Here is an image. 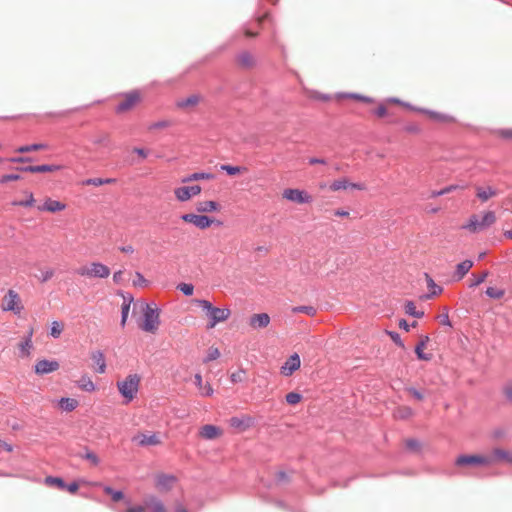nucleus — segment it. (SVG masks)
Wrapping results in <instances>:
<instances>
[{
  "instance_id": "1",
  "label": "nucleus",
  "mask_w": 512,
  "mask_h": 512,
  "mask_svg": "<svg viewBox=\"0 0 512 512\" xmlns=\"http://www.w3.org/2000/svg\"><path fill=\"white\" fill-rule=\"evenodd\" d=\"M192 302L202 308L209 319L208 328H214L218 323L226 321L231 311L229 308H218L206 299H193Z\"/></svg>"
},
{
  "instance_id": "2",
  "label": "nucleus",
  "mask_w": 512,
  "mask_h": 512,
  "mask_svg": "<svg viewBox=\"0 0 512 512\" xmlns=\"http://www.w3.org/2000/svg\"><path fill=\"white\" fill-rule=\"evenodd\" d=\"M140 377L137 374L128 375L123 381L117 382L120 395L126 404L134 400L139 390Z\"/></svg>"
},
{
  "instance_id": "3",
  "label": "nucleus",
  "mask_w": 512,
  "mask_h": 512,
  "mask_svg": "<svg viewBox=\"0 0 512 512\" xmlns=\"http://www.w3.org/2000/svg\"><path fill=\"white\" fill-rule=\"evenodd\" d=\"M457 467L488 466L493 464V457L481 454H460L454 461Z\"/></svg>"
},
{
  "instance_id": "4",
  "label": "nucleus",
  "mask_w": 512,
  "mask_h": 512,
  "mask_svg": "<svg viewBox=\"0 0 512 512\" xmlns=\"http://www.w3.org/2000/svg\"><path fill=\"white\" fill-rule=\"evenodd\" d=\"M142 101V95L139 91H130L120 96L119 103L115 108L117 114H124L133 110Z\"/></svg>"
},
{
  "instance_id": "5",
  "label": "nucleus",
  "mask_w": 512,
  "mask_h": 512,
  "mask_svg": "<svg viewBox=\"0 0 512 512\" xmlns=\"http://www.w3.org/2000/svg\"><path fill=\"white\" fill-rule=\"evenodd\" d=\"M160 323L159 309L153 308L150 304H146L143 310V322L140 328L149 333H154L158 329Z\"/></svg>"
},
{
  "instance_id": "6",
  "label": "nucleus",
  "mask_w": 512,
  "mask_h": 512,
  "mask_svg": "<svg viewBox=\"0 0 512 512\" xmlns=\"http://www.w3.org/2000/svg\"><path fill=\"white\" fill-rule=\"evenodd\" d=\"M77 274L93 278H107L110 275V268L100 262H92L90 267L82 266L77 269Z\"/></svg>"
},
{
  "instance_id": "7",
  "label": "nucleus",
  "mask_w": 512,
  "mask_h": 512,
  "mask_svg": "<svg viewBox=\"0 0 512 512\" xmlns=\"http://www.w3.org/2000/svg\"><path fill=\"white\" fill-rule=\"evenodd\" d=\"M282 198L296 204H310L314 199L308 191L296 188L285 189Z\"/></svg>"
},
{
  "instance_id": "8",
  "label": "nucleus",
  "mask_w": 512,
  "mask_h": 512,
  "mask_svg": "<svg viewBox=\"0 0 512 512\" xmlns=\"http://www.w3.org/2000/svg\"><path fill=\"white\" fill-rule=\"evenodd\" d=\"M202 191V188L198 184H183L182 186L176 187L173 191L176 200L179 202H186L191 200L193 197L198 196Z\"/></svg>"
},
{
  "instance_id": "9",
  "label": "nucleus",
  "mask_w": 512,
  "mask_h": 512,
  "mask_svg": "<svg viewBox=\"0 0 512 512\" xmlns=\"http://www.w3.org/2000/svg\"><path fill=\"white\" fill-rule=\"evenodd\" d=\"M229 426L238 432H245L255 424L254 417L250 415L233 416L228 420Z\"/></svg>"
},
{
  "instance_id": "10",
  "label": "nucleus",
  "mask_w": 512,
  "mask_h": 512,
  "mask_svg": "<svg viewBox=\"0 0 512 512\" xmlns=\"http://www.w3.org/2000/svg\"><path fill=\"white\" fill-rule=\"evenodd\" d=\"M498 194L499 190L495 186L489 184L475 186V196L482 203H485L490 199L497 197Z\"/></svg>"
},
{
  "instance_id": "11",
  "label": "nucleus",
  "mask_w": 512,
  "mask_h": 512,
  "mask_svg": "<svg viewBox=\"0 0 512 512\" xmlns=\"http://www.w3.org/2000/svg\"><path fill=\"white\" fill-rule=\"evenodd\" d=\"M328 189L331 192H337L340 190H347V189L364 190L365 185L361 184V183H352L349 181L348 178L342 177V178L332 181L329 184Z\"/></svg>"
},
{
  "instance_id": "12",
  "label": "nucleus",
  "mask_w": 512,
  "mask_h": 512,
  "mask_svg": "<svg viewBox=\"0 0 512 512\" xmlns=\"http://www.w3.org/2000/svg\"><path fill=\"white\" fill-rule=\"evenodd\" d=\"M59 367L57 360L41 359L34 365V372L37 375H45L58 370Z\"/></svg>"
},
{
  "instance_id": "13",
  "label": "nucleus",
  "mask_w": 512,
  "mask_h": 512,
  "mask_svg": "<svg viewBox=\"0 0 512 512\" xmlns=\"http://www.w3.org/2000/svg\"><path fill=\"white\" fill-rule=\"evenodd\" d=\"M414 110L426 115L429 119L439 122V123L451 124L456 121L453 116L445 114V113L428 110V109H423V108H414Z\"/></svg>"
},
{
  "instance_id": "14",
  "label": "nucleus",
  "mask_w": 512,
  "mask_h": 512,
  "mask_svg": "<svg viewBox=\"0 0 512 512\" xmlns=\"http://www.w3.org/2000/svg\"><path fill=\"white\" fill-rule=\"evenodd\" d=\"M236 65L245 70H250L256 66V59L249 51H241L235 57Z\"/></svg>"
},
{
  "instance_id": "15",
  "label": "nucleus",
  "mask_w": 512,
  "mask_h": 512,
  "mask_svg": "<svg viewBox=\"0 0 512 512\" xmlns=\"http://www.w3.org/2000/svg\"><path fill=\"white\" fill-rule=\"evenodd\" d=\"M301 360L297 353H293L281 366V374L284 376H291L296 370L300 368Z\"/></svg>"
},
{
  "instance_id": "16",
  "label": "nucleus",
  "mask_w": 512,
  "mask_h": 512,
  "mask_svg": "<svg viewBox=\"0 0 512 512\" xmlns=\"http://www.w3.org/2000/svg\"><path fill=\"white\" fill-rule=\"evenodd\" d=\"M177 482V477L173 474L160 473L156 476V487L161 491H169Z\"/></svg>"
},
{
  "instance_id": "17",
  "label": "nucleus",
  "mask_w": 512,
  "mask_h": 512,
  "mask_svg": "<svg viewBox=\"0 0 512 512\" xmlns=\"http://www.w3.org/2000/svg\"><path fill=\"white\" fill-rule=\"evenodd\" d=\"M5 307L4 310L12 311L14 313H19L21 307L18 305L20 302V298L17 292L12 289H9L7 294L4 297Z\"/></svg>"
},
{
  "instance_id": "18",
  "label": "nucleus",
  "mask_w": 512,
  "mask_h": 512,
  "mask_svg": "<svg viewBox=\"0 0 512 512\" xmlns=\"http://www.w3.org/2000/svg\"><path fill=\"white\" fill-rule=\"evenodd\" d=\"M497 221V217L494 211H484L481 216L473 215L469 219V224H493Z\"/></svg>"
},
{
  "instance_id": "19",
  "label": "nucleus",
  "mask_w": 512,
  "mask_h": 512,
  "mask_svg": "<svg viewBox=\"0 0 512 512\" xmlns=\"http://www.w3.org/2000/svg\"><path fill=\"white\" fill-rule=\"evenodd\" d=\"M63 169V166L62 165H47V164H43V165H37V166H27V167H22V168H19V170L21 171H24V172H30V173H47V172H56V171H59Z\"/></svg>"
},
{
  "instance_id": "20",
  "label": "nucleus",
  "mask_w": 512,
  "mask_h": 512,
  "mask_svg": "<svg viewBox=\"0 0 512 512\" xmlns=\"http://www.w3.org/2000/svg\"><path fill=\"white\" fill-rule=\"evenodd\" d=\"M201 101V96L192 94L185 98H180L176 101V107L182 110H187L196 107Z\"/></svg>"
},
{
  "instance_id": "21",
  "label": "nucleus",
  "mask_w": 512,
  "mask_h": 512,
  "mask_svg": "<svg viewBox=\"0 0 512 512\" xmlns=\"http://www.w3.org/2000/svg\"><path fill=\"white\" fill-rule=\"evenodd\" d=\"M222 434V430L213 424H206L200 429V436L206 440H214Z\"/></svg>"
},
{
  "instance_id": "22",
  "label": "nucleus",
  "mask_w": 512,
  "mask_h": 512,
  "mask_svg": "<svg viewBox=\"0 0 512 512\" xmlns=\"http://www.w3.org/2000/svg\"><path fill=\"white\" fill-rule=\"evenodd\" d=\"M429 340V336L425 335L415 346V354L417 358L421 361H430L432 359V354L424 352V348L427 346Z\"/></svg>"
},
{
  "instance_id": "23",
  "label": "nucleus",
  "mask_w": 512,
  "mask_h": 512,
  "mask_svg": "<svg viewBox=\"0 0 512 512\" xmlns=\"http://www.w3.org/2000/svg\"><path fill=\"white\" fill-rule=\"evenodd\" d=\"M32 336L33 329H30L27 335L20 341L18 347L21 357H28L30 355V350L33 347Z\"/></svg>"
},
{
  "instance_id": "24",
  "label": "nucleus",
  "mask_w": 512,
  "mask_h": 512,
  "mask_svg": "<svg viewBox=\"0 0 512 512\" xmlns=\"http://www.w3.org/2000/svg\"><path fill=\"white\" fill-rule=\"evenodd\" d=\"M473 264H474L473 261L469 260V259H466V260L458 263L456 265V269L453 274V278L456 281H460L469 272V270L473 267Z\"/></svg>"
},
{
  "instance_id": "25",
  "label": "nucleus",
  "mask_w": 512,
  "mask_h": 512,
  "mask_svg": "<svg viewBox=\"0 0 512 512\" xmlns=\"http://www.w3.org/2000/svg\"><path fill=\"white\" fill-rule=\"evenodd\" d=\"M214 178V175L212 173L207 172H195L189 175H186L180 179V182L182 184H191L195 181L200 180H212Z\"/></svg>"
},
{
  "instance_id": "26",
  "label": "nucleus",
  "mask_w": 512,
  "mask_h": 512,
  "mask_svg": "<svg viewBox=\"0 0 512 512\" xmlns=\"http://www.w3.org/2000/svg\"><path fill=\"white\" fill-rule=\"evenodd\" d=\"M145 507L152 512H167L163 502L156 496H150L144 501Z\"/></svg>"
},
{
  "instance_id": "27",
  "label": "nucleus",
  "mask_w": 512,
  "mask_h": 512,
  "mask_svg": "<svg viewBox=\"0 0 512 512\" xmlns=\"http://www.w3.org/2000/svg\"><path fill=\"white\" fill-rule=\"evenodd\" d=\"M270 323V316L267 313L254 314L250 318V325L254 328H265Z\"/></svg>"
},
{
  "instance_id": "28",
  "label": "nucleus",
  "mask_w": 512,
  "mask_h": 512,
  "mask_svg": "<svg viewBox=\"0 0 512 512\" xmlns=\"http://www.w3.org/2000/svg\"><path fill=\"white\" fill-rule=\"evenodd\" d=\"M91 359L96 366V371L103 374L106 371V361L103 352L100 350L93 351L91 353Z\"/></svg>"
},
{
  "instance_id": "29",
  "label": "nucleus",
  "mask_w": 512,
  "mask_h": 512,
  "mask_svg": "<svg viewBox=\"0 0 512 512\" xmlns=\"http://www.w3.org/2000/svg\"><path fill=\"white\" fill-rule=\"evenodd\" d=\"M65 207V204L60 201L46 199L42 205L38 206V209L40 211L57 212L65 209Z\"/></svg>"
},
{
  "instance_id": "30",
  "label": "nucleus",
  "mask_w": 512,
  "mask_h": 512,
  "mask_svg": "<svg viewBox=\"0 0 512 512\" xmlns=\"http://www.w3.org/2000/svg\"><path fill=\"white\" fill-rule=\"evenodd\" d=\"M181 219L185 222H189L192 224L203 225V224H212L213 220L208 216L204 215H196V214H184L181 216Z\"/></svg>"
},
{
  "instance_id": "31",
  "label": "nucleus",
  "mask_w": 512,
  "mask_h": 512,
  "mask_svg": "<svg viewBox=\"0 0 512 512\" xmlns=\"http://www.w3.org/2000/svg\"><path fill=\"white\" fill-rule=\"evenodd\" d=\"M425 277L427 280V287L429 288V293L425 296L427 299L433 298L442 293L443 288L436 284L434 280L430 277L429 274L425 273Z\"/></svg>"
},
{
  "instance_id": "32",
  "label": "nucleus",
  "mask_w": 512,
  "mask_h": 512,
  "mask_svg": "<svg viewBox=\"0 0 512 512\" xmlns=\"http://www.w3.org/2000/svg\"><path fill=\"white\" fill-rule=\"evenodd\" d=\"M44 483L50 487H54L60 491L65 490V480L62 477L59 476H47L44 479Z\"/></svg>"
},
{
  "instance_id": "33",
  "label": "nucleus",
  "mask_w": 512,
  "mask_h": 512,
  "mask_svg": "<svg viewBox=\"0 0 512 512\" xmlns=\"http://www.w3.org/2000/svg\"><path fill=\"white\" fill-rule=\"evenodd\" d=\"M58 404L62 410L66 411V412H71L77 408V406L79 405V402L73 398L62 397L58 401Z\"/></svg>"
},
{
  "instance_id": "34",
  "label": "nucleus",
  "mask_w": 512,
  "mask_h": 512,
  "mask_svg": "<svg viewBox=\"0 0 512 512\" xmlns=\"http://www.w3.org/2000/svg\"><path fill=\"white\" fill-rule=\"evenodd\" d=\"M404 310L407 315L417 319H421L425 315L424 311H419L416 309L415 303L412 300H406Z\"/></svg>"
},
{
  "instance_id": "35",
  "label": "nucleus",
  "mask_w": 512,
  "mask_h": 512,
  "mask_svg": "<svg viewBox=\"0 0 512 512\" xmlns=\"http://www.w3.org/2000/svg\"><path fill=\"white\" fill-rule=\"evenodd\" d=\"M160 443H161V441L156 434H151V435L141 434L140 440L138 442V444L140 446H149V445L156 446V445H159Z\"/></svg>"
},
{
  "instance_id": "36",
  "label": "nucleus",
  "mask_w": 512,
  "mask_h": 512,
  "mask_svg": "<svg viewBox=\"0 0 512 512\" xmlns=\"http://www.w3.org/2000/svg\"><path fill=\"white\" fill-rule=\"evenodd\" d=\"M306 96L315 101L328 102L331 100V96L328 94L321 93L317 90L307 89L305 90Z\"/></svg>"
},
{
  "instance_id": "37",
  "label": "nucleus",
  "mask_w": 512,
  "mask_h": 512,
  "mask_svg": "<svg viewBox=\"0 0 512 512\" xmlns=\"http://www.w3.org/2000/svg\"><path fill=\"white\" fill-rule=\"evenodd\" d=\"M103 491L105 494H107L111 497L113 502H120L125 497L123 491L115 490L111 486H104Z\"/></svg>"
},
{
  "instance_id": "38",
  "label": "nucleus",
  "mask_w": 512,
  "mask_h": 512,
  "mask_svg": "<svg viewBox=\"0 0 512 512\" xmlns=\"http://www.w3.org/2000/svg\"><path fill=\"white\" fill-rule=\"evenodd\" d=\"M78 387L86 392H93L95 390V384L87 375H83L78 381Z\"/></svg>"
},
{
  "instance_id": "39",
  "label": "nucleus",
  "mask_w": 512,
  "mask_h": 512,
  "mask_svg": "<svg viewBox=\"0 0 512 512\" xmlns=\"http://www.w3.org/2000/svg\"><path fill=\"white\" fill-rule=\"evenodd\" d=\"M220 169L225 171L228 175L235 176L238 174L246 173L248 169L244 166H231V165H221Z\"/></svg>"
},
{
  "instance_id": "40",
  "label": "nucleus",
  "mask_w": 512,
  "mask_h": 512,
  "mask_svg": "<svg viewBox=\"0 0 512 512\" xmlns=\"http://www.w3.org/2000/svg\"><path fill=\"white\" fill-rule=\"evenodd\" d=\"M93 143L100 147L109 148L111 145V137L108 133H100L95 136Z\"/></svg>"
},
{
  "instance_id": "41",
  "label": "nucleus",
  "mask_w": 512,
  "mask_h": 512,
  "mask_svg": "<svg viewBox=\"0 0 512 512\" xmlns=\"http://www.w3.org/2000/svg\"><path fill=\"white\" fill-rule=\"evenodd\" d=\"M218 203L214 201H202L197 203V211L198 212H211L217 210Z\"/></svg>"
},
{
  "instance_id": "42",
  "label": "nucleus",
  "mask_w": 512,
  "mask_h": 512,
  "mask_svg": "<svg viewBox=\"0 0 512 512\" xmlns=\"http://www.w3.org/2000/svg\"><path fill=\"white\" fill-rule=\"evenodd\" d=\"M337 97L339 99H345V98L355 99V100L366 102V103H370L373 101L372 98H370V97H367V96H364L361 94H356V93H340L337 95Z\"/></svg>"
},
{
  "instance_id": "43",
  "label": "nucleus",
  "mask_w": 512,
  "mask_h": 512,
  "mask_svg": "<svg viewBox=\"0 0 512 512\" xmlns=\"http://www.w3.org/2000/svg\"><path fill=\"white\" fill-rule=\"evenodd\" d=\"M47 148H48V146L46 144L37 143V144H32V145L21 146L16 151L19 153H28V152H32V151L44 150Z\"/></svg>"
},
{
  "instance_id": "44",
  "label": "nucleus",
  "mask_w": 512,
  "mask_h": 512,
  "mask_svg": "<svg viewBox=\"0 0 512 512\" xmlns=\"http://www.w3.org/2000/svg\"><path fill=\"white\" fill-rule=\"evenodd\" d=\"M293 313H304L309 316H314L316 314V308L311 305H300L292 308Z\"/></svg>"
},
{
  "instance_id": "45",
  "label": "nucleus",
  "mask_w": 512,
  "mask_h": 512,
  "mask_svg": "<svg viewBox=\"0 0 512 512\" xmlns=\"http://www.w3.org/2000/svg\"><path fill=\"white\" fill-rule=\"evenodd\" d=\"M485 294L489 298L500 299L504 296L505 290L490 286V287H487V289L485 290Z\"/></svg>"
},
{
  "instance_id": "46",
  "label": "nucleus",
  "mask_w": 512,
  "mask_h": 512,
  "mask_svg": "<svg viewBox=\"0 0 512 512\" xmlns=\"http://www.w3.org/2000/svg\"><path fill=\"white\" fill-rule=\"evenodd\" d=\"M509 452L503 450V449H500V448H495L493 451H492V454L491 455H486L487 457H493V463L496 461V460H505L507 461L508 460V457H509Z\"/></svg>"
},
{
  "instance_id": "47",
  "label": "nucleus",
  "mask_w": 512,
  "mask_h": 512,
  "mask_svg": "<svg viewBox=\"0 0 512 512\" xmlns=\"http://www.w3.org/2000/svg\"><path fill=\"white\" fill-rule=\"evenodd\" d=\"M115 182H116V179H114V178H106V179L92 178V179H88L85 183L87 185L101 186V185H105V184H113Z\"/></svg>"
},
{
  "instance_id": "48",
  "label": "nucleus",
  "mask_w": 512,
  "mask_h": 512,
  "mask_svg": "<svg viewBox=\"0 0 512 512\" xmlns=\"http://www.w3.org/2000/svg\"><path fill=\"white\" fill-rule=\"evenodd\" d=\"M303 396L299 392H289L286 394L285 399L289 405H296L302 400Z\"/></svg>"
},
{
  "instance_id": "49",
  "label": "nucleus",
  "mask_w": 512,
  "mask_h": 512,
  "mask_svg": "<svg viewBox=\"0 0 512 512\" xmlns=\"http://www.w3.org/2000/svg\"><path fill=\"white\" fill-rule=\"evenodd\" d=\"M488 274L489 272L488 271H484L482 272L480 275L476 276L475 274H472L473 276V279L472 281L470 282L469 284V287L470 288H474V287H477L479 286L480 284H482L486 278L488 277Z\"/></svg>"
},
{
  "instance_id": "50",
  "label": "nucleus",
  "mask_w": 512,
  "mask_h": 512,
  "mask_svg": "<svg viewBox=\"0 0 512 512\" xmlns=\"http://www.w3.org/2000/svg\"><path fill=\"white\" fill-rule=\"evenodd\" d=\"M179 291H181L185 296H192L194 293V285L191 283L181 282L176 287Z\"/></svg>"
},
{
  "instance_id": "51",
  "label": "nucleus",
  "mask_w": 512,
  "mask_h": 512,
  "mask_svg": "<svg viewBox=\"0 0 512 512\" xmlns=\"http://www.w3.org/2000/svg\"><path fill=\"white\" fill-rule=\"evenodd\" d=\"M129 311H130V302L124 301L122 303V306H121V321H120V325L122 327H125V325H126Z\"/></svg>"
},
{
  "instance_id": "52",
  "label": "nucleus",
  "mask_w": 512,
  "mask_h": 512,
  "mask_svg": "<svg viewBox=\"0 0 512 512\" xmlns=\"http://www.w3.org/2000/svg\"><path fill=\"white\" fill-rule=\"evenodd\" d=\"M84 482H85L84 479H78L69 484L66 483L64 491H68L70 494L74 495L78 492L80 483H84Z\"/></svg>"
},
{
  "instance_id": "53",
  "label": "nucleus",
  "mask_w": 512,
  "mask_h": 512,
  "mask_svg": "<svg viewBox=\"0 0 512 512\" xmlns=\"http://www.w3.org/2000/svg\"><path fill=\"white\" fill-rule=\"evenodd\" d=\"M62 333V325L58 321H53L50 327V336L57 339Z\"/></svg>"
},
{
  "instance_id": "54",
  "label": "nucleus",
  "mask_w": 512,
  "mask_h": 512,
  "mask_svg": "<svg viewBox=\"0 0 512 512\" xmlns=\"http://www.w3.org/2000/svg\"><path fill=\"white\" fill-rule=\"evenodd\" d=\"M386 334L390 337V339L393 341V343L400 347V348H404L405 345H404V342L402 341L401 339V336L398 332L396 331H386Z\"/></svg>"
},
{
  "instance_id": "55",
  "label": "nucleus",
  "mask_w": 512,
  "mask_h": 512,
  "mask_svg": "<svg viewBox=\"0 0 512 512\" xmlns=\"http://www.w3.org/2000/svg\"><path fill=\"white\" fill-rule=\"evenodd\" d=\"M219 356H220V351L218 350V348L211 347V348H209L206 357L203 359V362L209 363V362L214 361L217 358H219Z\"/></svg>"
},
{
  "instance_id": "56",
  "label": "nucleus",
  "mask_w": 512,
  "mask_h": 512,
  "mask_svg": "<svg viewBox=\"0 0 512 512\" xmlns=\"http://www.w3.org/2000/svg\"><path fill=\"white\" fill-rule=\"evenodd\" d=\"M170 126H171V121H169V120H161V121L152 123L149 126V130L150 131L161 130V129L168 128Z\"/></svg>"
},
{
  "instance_id": "57",
  "label": "nucleus",
  "mask_w": 512,
  "mask_h": 512,
  "mask_svg": "<svg viewBox=\"0 0 512 512\" xmlns=\"http://www.w3.org/2000/svg\"><path fill=\"white\" fill-rule=\"evenodd\" d=\"M495 135L501 139L512 140V128L498 129Z\"/></svg>"
},
{
  "instance_id": "58",
  "label": "nucleus",
  "mask_w": 512,
  "mask_h": 512,
  "mask_svg": "<svg viewBox=\"0 0 512 512\" xmlns=\"http://www.w3.org/2000/svg\"><path fill=\"white\" fill-rule=\"evenodd\" d=\"M83 459L90 461L93 465H98L100 462L99 457L93 452L86 449L85 454L81 456Z\"/></svg>"
},
{
  "instance_id": "59",
  "label": "nucleus",
  "mask_w": 512,
  "mask_h": 512,
  "mask_svg": "<svg viewBox=\"0 0 512 512\" xmlns=\"http://www.w3.org/2000/svg\"><path fill=\"white\" fill-rule=\"evenodd\" d=\"M405 445H406L407 449H409L411 451H419L420 447H421L420 442L415 438H408L405 441Z\"/></svg>"
},
{
  "instance_id": "60",
  "label": "nucleus",
  "mask_w": 512,
  "mask_h": 512,
  "mask_svg": "<svg viewBox=\"0 0 512 512\" xmlns=\"http://www.w3.org/2000/svg\"><path fill=\"white\" fill-rule=\"evenodd\" d=\"M245 374V371L240 369L238 371H235L233 372L231 375H230V381L233 383V384H236V383H241L243 382V375Z\"/></svg>"
},
{
  "instance_id": "61",
  "label": "nucleus",
  "mask_w": 512,
  "mask_h": 512,
  "mask_svg": "<svg viewBox=\"0 0 512 512\" xmlns=\"http://www.w3.org/2000/svg\"><path fill=\"white\" fill-rule=\"evenodd\" d=\"M405 391L407 393H409L410 395H412L418 401H422L424 398V395L422 394V392H420L415 387H412V386L405 387Z\"/></svg>"
},
{
  "instance_id": "62",
  "label": "nucleus",
  "mask_w": 512,
  "mask_h": 512,
  "mask_svg": "<svg viewBox=\"0 0 512 512\" xmlns=\"http://www.w3.org/2000/svg\"><path fill=\"white\" fill-rule=\"evenodd\" d=\"M374 113L375 115L378 117V118H384L388 115V109H387V104L386 102L385 103H382L380 104L375 110H374Z\"/></svg>"
},
{
  "instance_id": "63",
  "label": "nucleus",
  "mask_w": 512,
  "mask_h": 512,
  "mask_svg": "<svg viewBox=\"0 0 512 512\" xmlns=\"http://www.w3.org/2000/svg\"><path fill=\"white\" fill-rule=\"evenodd\" d=\"M503 393L508 401H512V381L505 384Z\"/></svg>"
},
{
  "instance_id": "64",
  "label": "nucleus",
  "mask_w": 512,
  "mask_h": 512,
  "mask_svg": "<svg viewBox=\"0 0 512 512\" xmlns=\"http://www.w3.org/2000/svg\"><path fill=\"white\" fill-rule=\"evenodd\" d=\"M54 275V271L52 269H48L45 271H42L41 277L39 278L41 282H47L50 280Z\"/></svg>"
}]
</instances>
